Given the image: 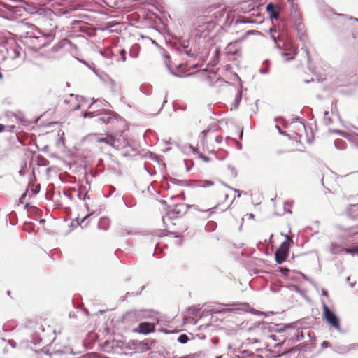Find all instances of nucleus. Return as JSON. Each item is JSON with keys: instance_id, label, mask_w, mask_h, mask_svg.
I'll return each mask as SVG.
<instances>
[{"instance_id": "obj_1", "label": "nucleus", "mask_w": 358, "mask_h": 358, "mask_svg": "<svg viewBox=\"0 0 358 358\" xmlns=\"http://www.w3.org/2000/svg\"><path fill=\"white\" fill-rule=\"evenodd\" d=\"M55 38L52 33L43 34L39 36L28 35L24 37V43L30 48L37 50L47 46Z\"/></svg>"}, {"instance_id": "obj_2", "label": "nucleus", "mask_w": 358, "mask_h": 358, "mask_svg": "<svg viewBox=\"0 0 358 358\" xmlns=\"http://www.w3.org/2000/svg\"><path fill=\"white\" fill-rule=\"evenodd\" d=\"M323 317L331 327L336 329L338 331L341 332V328L340 325V320L336 313L329 308V307L323 303Z\"/></svg>"}, {"instance_id": "obj_3", "label": "nucleus", "mask_w": 358, "mask_h": 358, "mask_svg": "<svg viewBox=\"0 0 358 358\" xmlns=\"http://www.w3.org/2000/svg\"><path fill=\"white\" fill-rule=\"evenodd\" d=\"M290 243L287 237L279 246L275 252V259L278 264L283 263L287 258L289 252Z\"/></svg>"}, {"instance_id": "obj_4", "label": "nucleus", "mask_w": 358, "mask_h": 358, "mask_svg": "<svg viewBox=\"0 0 358 358\" xmlns=\"http://www.w3.org/2000/svg\"><path fill=\"white\" fill-rule=\"evenodd\" d=\"M117 114L109 110H104L101 113L97 114L95 122L101 124H110L116 121Z\"/></svg>"}, {"instance_id": "obj_5", "label": "nucleus", "mask_w": 358, "mask_h": 358, "mask_svg": "<svg viewBox=\"0 0 358 358\" xmlns=\"http://www.w3.org/2000/svg\"><path fill=\"white\" fill-rule=\"evenodd\" d=\"M290 4L291 16L294 20L297 30L301 31L303 29V24L301 23V16L299 12L298 5L296 4L293 0H288Z\"/></svg>"}, {"instance_id": "obj_6", "label": "nucleus", "mask_w": 358, "mask_h": 358, "mask_svg": "<svg viewBox=\"0 0 358 358\" xmlns=\"http://www.w3.org/2000/svg\"><path fill=\"white\" fill-rule=\"evenodd\" d=\"M254 330L257 334H261L267 337L268 335H269V333L275 331V325L273 323L261 322L254 324Z\"/></svg>"}, {"instance_id": "obj_7", "label": "nucleus", "mask_w": 358, "mask_h": 358, "mask_svg": "<svg viewBox=\"0 0 358 358\" xmlns=\"http://www.w3.org/2000/svg\"><path fill=\"white\" fill-rule=\"evenodd\" d=\"M90 136L95 137V141L97 143H104L115 149H117V150L119 149V147L115 145V138L111 135H107L106 137H102V138H98V137H96V136L95 134L91 135Z\"/></svg>"}, {"instance_id": "obj_8", "label": "nucleus", "mask_w": 358, "mask_h": 358, "mask_svg": "<svg viewBox=\"0 0 358 358\" xmlns=\"http://www.w3.org/2000/svg\"><path fill=\"white\" fill-rule=\"evenodd\" d=\"M155 329V324L150 322H141L136 329L140 334H148L154 332Z\"/></svg>"}, {"instance_id": "obj_9", "label": "nucleus", "mask_w": 358, "mask_h": 358, "mask_svg": "<svg viewBox=\"0 0 358 358\" xmlns=\"http://www.w3.org/2000/svg\"><path fill=\"white\" fill-rule=\"evenodd\" d=\"M297 51L295 48L291 46L290 48H287L282 52V55L286 58V60L289 61L294 59L296 55Z\"/></svg>"}, {"instance_id": "obj_10", "label": "nucleus", "mask_w": 358, "mask_h": 358, "mask_svg": "<svg viewBox=\"0 0 358 358\" xmlns=\"http://www.w3.org/2000/svg\"><path fill=\"white\" fill-rule=\"evenodd\" d=\"M347 214L352 219L358 218V203L357 204H350L348 207Z\"/></svg>"}, {"instance_id": "obj_11", "label": "nucleus", "mask_w": 358, "mask_h": 358, "mask_svg": "<svg viewBox=\"0 0 358 358\" xmlns=\"http://www.w3.org/2000/svg\"><path fill=\"white\" fill-rule=\"evenodd\" d=\"M138 312L137 310L128 311L124 315L123 319L125 322H134L138 320Z\"/></svg>"}, {"instance_id": "obj_12", "label": "nucleus", "mask_w": 358, "mask_h": 358, "mask_svg": "<svg viewBox=\"0 0 358 358\" xmlns=\"http://www.w3.org/2000/svg\"><path fill=\"white\" fill-rule=\"evenodd\" d=\"M308 337L310 338V342L309 343H305L304 345H303V350L305 351H309V352H311L316 346V344H315V341H313V339L315 338V336H312L310 333H308Z\"/></svg>"}, {"instance_id": "obj_13", "label": "nucleus", "mask_w": 358, "mask_h": 358, "mask_svg": "<svg viewBox=\"0 0 358 358\" xmlns=\"http://www.w3.org/2000/svg\"><path fill=\"white\" fill-rule=\"evenodd\" d=\"M266 11L268 13L269 16L271 19H278L279 15L275 11V8L273 3H270L266 6Z\"/></svg>"}, {"instance_id": "obj_14", "label": "nucleus", "mask_w": 358, "mask_h": 358, "mask_svg": "<svg viewBox=\"0 0 358 358\" xmlns=\"http://www.w3.org/2000/svg\"><path fill=\"white\" fill-rule=\"evenodd\" d=\"M255 6L250 1H245L240 3V10L243 13H248L254 10Z\"/></svg>"}, {"instance_id": "obj_15", "label": "nucleus", "mask_w": 358, "mask_h": 358, "mask_svg": "<svg viewBox=\"0 0 358 358\" xmlns=\"http://www.w3.org/2000/svg\"><path fill=\"white\" fill-rule=\"evenodd\" d=\"M110 227V221L106 217H101L98 223V228L99 229L107 231Z\"/></svg>"}, {"instance_id": "obj_16", "label": "nucleus", "mask_w": 358, "mask_h": 358, "mask_svg": "<svg viewBox=\"0 0 358 358\" xmlns=\"http://www.w3.org/2000/svg\"><path fill=\"white\" fill-rule=\"evenodd\" d=\"M141 47L138 44L135 43L134 44L129 51V55L132 58H137L138 57L139 51H140Z\"/></svg>"}, {"instance_id": "obj_17", "label": "nucleus", "mask_w": 358, "mask_h": 358, "mask_svg": "<svg viewBox=\"0 0 358 358\" xmlns=\"http://www.w3.org/2000/svg\"><path fill=\"white\" fill-rule=\"evenodd\" d=\"M226 15V9L224 8H218L213 13V16L216 20H220Z\"/></svg>"}, {"instance_id": "obj_18", "label": "nucleus", "mask_w": 358, "mask_h": 358, "mask_svg": "<svg viewBox=\"0 0 358 358\" xmlns=\"http://www.w3.org/2000/svg\"><path fill=\"white\" fill-rule=\"evenodd\" d=\"M241 99H242V91L238 90L237 93L236 94L235 99L231 105L232 107H231V110H232V108H234V109L238 108V107L240 104V102L241 101Z\"/></svg>"}, {"instance_id": "obj_19", "label": "nucleus", "mask_w": 358, "mask_h": 358, "mask_svg": "<svg viewBox=\"0 0 358 358\" xmlns=\"http://www.w3.org/2000/svg\"><path fill=\"white\" fill-rule=\"evenodd\" d=\"M269 60L266 59L263 62L262 66L260 67L259 71L262 74H267L269 73Z\"/></svg>"}, {"instance_id": "obj_20", "label": "nucleus", "mask_w": 358, "mask_h": 358, "mask_svg": "<svg viewBox=\"0 0 358 358\" xmlns=\"http://www.w3.org/2000/svg\"><path fill=\"white\" fill-rule=\"evenodd\" d=\"M268 338H271L272 339L273 341H278L277 343L274 344V347L276 348L278 346H280L285 341V338H280L279 337H278L275 334H271L269 335H268L267 336Z\"/></svg>"}, {"instance_id": "obj_21", "label": "nucleus", "mask_w": 358, "mask_h": 358, "mask_svg": "<svg viewBox=\"0 0 358 358\" xmlns=\"http://www.w3.org/2000/svg\"><path fill=\"white\" fill-rule=\"evenodd\" d=\"M78 197L81 200H85V199H90V196L87 194L85 187H80L79 188V192L78 193Z\"/></svg>"}, {"instance_id": "obj_22", "label": "nucleus", "mask_w": 358, "mask_h": 358, "mask_svg": "<svg viewBox=\"0 0 358 358\" xmlns=\"http://www.w3.org/2000/svg\"><path fill=\"white\" fill-rule=\"evenodd\" d=\"M20 50L21 48L18 46H15L12 50L10 53V57L13 59H15L20 56Z\"/></svg>"}, {"instance_id": "obj_23", "label": "nucleus", "mask_w": 358, "mask_h": 358, "mask_svg": "<svg viewBox=\"0 0 358 358\" xmlns=\"http://www.w3.org/2000/svg\"><path fill=\"white\" fill-rule=\"evenodd\" d=\"M217 227V224L214 221H209L207 222V224L205 226V229L207 231L211 232L215 230Z\"/></svg>"}, {"instance_id": "obj_24", "label": "nucleus", "mask_w": 358, "mask_h": 358, "mask_svg": "<svg viewBox=\"0 0 358 358\" xmlns=\"http://www.w3.org/2000/svg\"><path fill=\"white\" fill-rule=\"evenodd\" d=\"M151 342L149 341H143L140 343V348L143 351H147L151 348Z\"/></svg>"}, {"instance_id": "obj_25", "label": "nucleus", "mask_w": 358, "mask_h": 358, "mask_svg": "<svg viewBox=\"0 0 358 358\" xmlns=\"http://www.w3.org/2000/svg\"><path fill=\"white\" fill-rule=\"evenodd\" d=\"M334 145L337 149H344L346 146V143L342 139H336L334 141Z\"/></svg>"}, {"instance_id": "obj_26", "label": "nucleus", "mask_w": 358, "mask_h": 358, "mask_svg": "<svg viewBox=\"0 0 358 358\" xmlns=\"http://www.w3.org/2000/svg\"><path fill=\"white\" fill-rule=\"evenodd\" d=\"M169 181L171 183L177 185H179V186H185V185H187V181L186 180H178V179H176V178H171Z\"/></svg>"}, {"instance_id": "obj_27", "label": "nucleus", "mask_w": 358, "mask_h": 358, "mask_svg": "<svg viewBox=\"0 0 358 358\" xmlns=\"http://www.w3.org/2000/svg\"><path fill=\"white\" fill-rule=\"evenodd\" d=\"M137 153H138V151L135 148H134L131 146H128L126 148L124 155H129V156L136 155Z\"/></svg>"}, {"instance_id": "obj_28", "label": "nucleus", "mask_w": 358, "mask_h": 358, "mask_svg": "<svg viewBox=\"0 0 358 358\" xmlns=\"http://www.w3.org/2000/svg\"><path fill=\"white\" fill-rule=\"evenodd\" d=\"M177 341L182 344H185L188 342L189 337L187 334H180L177 338Z\"/></svg>"}, {"instance_id": "obj_29", "label": "nucleus", "mask_w": 358, "mask_h": 358, "mask_svg": "<svg viewBox=\"0 0 358 358\" xmlns=\"http://www.w3.org/2000/svg\"><path fill=\"white\" fill-rule=\"evenodd\" d=\"M182 52L185 53L189 57L194 58L196 57L195 51H192L191 49L188 50L187 48H184Z\"/></svg>"}, {"instance_id": "obj_30", "label": "nucleus", "mask_w": 358, "mask_h": 358, "mask_svg": "<svg viewBox=\"0 0 358 358\" xmlns=\"http://www.w3.org/2000/svg\"><path fill=\"white\" fill-rule=\"evenodd\" d=\"M110 104L108 101L104 99H99V103H97L96 108H105L109 106Z\"/></svg>"}, {"instance_id": "obj_31", "label": "nucleus", "mask_w": 358, "mask_h": 358, "mask_svg": "<svg viewBox=\"0 0 358 358\" xmlns=\"http://www.w3.org/2000/svg\"><path fill=\"white\" fill-rule=\"evenodd\" d=\"M329 112L328 111H325L324 113V122L326 125H329L330 124H331L332 122V120L331 119V117L329 116Z\"/></svg>"}, {"instance_id": "obj_32", "label": "nucleus", "mask_w": 358, "mask_h": 358, "mask_svg": "<svg viewBox=\"0 0 358 358\" xmlns=\"http://www.w3.org/2000/svg\"><path fill=\"white\" fill-rule=\"evenodd\" d=\"M357 251H358V246L351 248H345V252L348 254H351L352 255H357Z\"/></svg>"}, {"instance_id": "obj_33", "label": "nucleus", "mask_w": 358, "mask_h": 358, "mask_svg": "<svg viewBox=\"0 0 358 358\" xmlns=\"http://www.w3.org/2000/svg\"><path fill=\"white\" fill-rule=\"evenodd\" d=\"M24 209L27 210H31L34 213H38V209L34 206H29V203H26L24 207Z\"/></svg>"}, {"instance_id": "obj_34", "label": "nucleus", "mask_w": 358, "mask_h": 358, "mask_svg": "<svg viewBox=\"0 0 358 358\" xmlns=\"http://www.w3.org/2000/svg\"><path fill=\"white\" fill-rule=\"evenodd\" d=\"M212 185H213V181H211V180H204L203 182V184L201 185V187L206 188V187H210Z\"/></svg>"}, {"instance_id": "obj_35", "label": "nucleus", "mask_w": 358, "mask_h": 358, "mask_svg": "<svg viewBox=\"0 0 358 358\" xmlns=\"http://www.w3.org/2000/svg\"><path fill=\"white\" fill-rule=\"evenodd\" d=\"M206 25V29L208 30V31H210L212 29L214 28L215 27V23L212 21H210V22H208L205 24Z\"/></svg>"}, {"instance_id": "obj_36", "label": "nucleus", "mask_w": 358, "mask_h": 358, "mask_svg": "<svg viewBox=\"0 0 358 358\" xmlns=\"http://www.w3.org/2000/svg\"><path fill=\"white\" fill-rule=\"evenodd\" d=\"M206 25V29L208 30V31H210L212 29L214 28L215 27V23L212 21H210V22H208L205 24Z\"/></svg>"}, {"instance_id": "obj_37", "label": "nucleus", "mask_w": 358, "mask_h": 358, "mask_svg": "<svg viewBox=\"0 0 358 358\" xmlns=\"http://www.w3.org/2000/svg\"><path fill=\"white\" fill-rule=\"evenodd\" d=\"M94 214V212H92V213L90 214H88L86 216L83 217V218L81 219H79V218H77L76 220H77V223L80 225L81 223H83L89 216L90 215H92Z\"/></svg>"}, {"instance_id": "obj_38", "label": "nucleus", "mask_w": 358, "mask_h": 358, "mask_svg": "<svg viewBox=\"0 0 358 358\" xmlns=\"http://www.w3.org/2000/svg\"><path fill=\"white\" fill-rule=\"evenodd\" d=\"M92 103L90 106V109H96V106L99 103V99H95L94 98L92 99Z\"/></svg>"}, {"instance_id": "obj_39", "label": "nucleus", "mask_w": 358, "mask_h": 358, "mask_svg": "<svg viewBox=\"0 0 358 358\" xmlns=\"http://www.w3.org/2000/svg\"><path fill=\"white\" fill-rule=\"evenodd\" d=\"M119 54L120 55V56L122 57V62H125L126 59H127V57H126V50L124 49H120L119 50Z\"/></svg>"}, {"instance_id": "obj_40", "label": "nucleus", "mask_w": 358, "mask_h": 358, "mask_svg": "<svg viewBox=\"0 0 358 358\" xmlns=\"http://www.w3.org/2000/svg\"><path fill=\"white\" fill-rule=\"evenodd\" d=\"M159 331L161 332H163V333L166 334H172V333H177L178 332V331H176V330L171 331V330H169V329H167L166 328H161L159 329Z\"/></svg>"}, {"instance_id": "obj_41", "label": "nucleus", "mask_w": 358, "mask_h": 358, "mask_svg": "<svg viewBox=\"0 0 358 358\" xmlns=\"http://www.w3.org/2000/svg\"><path fill=\"white\" fill-rule=\"evenodd\" d=\"M279 271L285 275H287L288 273H289V270L288 268H284V267H280Z\"/></svg>"}, {"instance_id": "obj_42", "label": "nucleus", "mask_w": 358, "mask_h": 358, "mask_svg": "<svg viewBox=\"0 0 358 358\" xmlns=\"http://www.w3.org/2000/svg\"><path fill=\"white\" fill-rule=\"evenodd\" d=\"M93 113H94V111L85 112L83 113V117L85 118L92 117H94Z\"/></svg>"}, {"instance_id": "obj_43", "label": "nucleus", "mask_w": 358, "mask_h": 358, "mask_svg": "<svg viewBox=\"0 0 358 358\" xmlns=\"http://www.w3.org/2000/svg\"><path fill=\"white\" fill-rule=\"evenodd\" d=\"M302 50L305 52V53H306V55L307 56L308 61L310 62V52H309L308 48L306 46H304V47L302 48Z\"/></svg>"}, {"instance_id": "obj_44", "label": "nucleus", "mask_w": 358, "mask_h": 358, "mask_svg": "<svg viewBox=\"0 0 358 358\" xmlns=\"http://www.w3.org/2000/svg\"><path fill=\"white\" fill-rule=\"evenodd\" d=\"M165 64H166V67H167V69H168V70H169V73H170L171 74H172V75H173V76H176V77H178V76H179V75H178V74H177V73H174L173 71H172L171 70L170 66H169V64H168V62H166V60L165 61Z\"/></svg>"}, {"instance_id": "obj_45", "label": "nucleus", "mask_w": 358, "mask_h": 358, "mask_svg": "<svg viewBox=\"0 0 358 358\" xmlns=\"http://www.w3.org/2000/svg\"><path fill=\"white\" fill-rule=\"evenodd\" d=\"M271 38L273 39V41H274V43H275V46H276V48H278L280 49L281 48H280V45L278 43V41H277V40H278V37H276L275 36H274V35L271 34Z\"/></svg>"}, {"instance_id": "obj_46", "label": "nucleus", "mask_w": 358, "mask_h": 358, "mask_svg": "<svg viewBox=\"0 0 358 358\" xmlns=\"http://www.w3.org/2000/svg\"><path fill=\"white\" fill-rule=\"evenodd\" d=\"M330 346V344L328 341H324L322 344H321V347L322 349H325V348H327L328 347Z\"/></svg>"}, {"instance_id": "obj_47", "label": "nucleus", "mask_w": 358, "mask_h": 358, "mask_svg": "<svg viewBox=\"0 0 358 358\" xmlns=\"http://www.w3.org/2000/svg\"><path fill=\"white\" fill-rule=\"evenodd\" d=\"M217 206H214V207H213V208H209V209L205 210H203V211H204V212H208V213H209V214L210 215V214H213V213H214L215 212V209L217 208Z\"/></svg>"}, {"instance_id": "obj_48", "label": "nucleus", "mask_w": 358, "mask_h": 358, "mask_svg": "<svg viewBox=\"0 0 358 358\" xmlns=\"http://www.w3.org/2000/svg\"><path fill=\"white\" fill-rule=\"evenodd\" d=\"M246 308H247V305L242 304V307L241 308H236V309H229V310L235 311V310H241L245 311L246 310Z\"/></svg>"}, {"instance_id": "obj_49", "label": "nucleus", "mask_w": 358, "mask_h": 358, "mask_svg": "<svg viewBox=\"0 0 358 358\" xmlns=\"http://www.w3.org/2000/svg\"><path fill=\"white\" fill-rule=\"evenodd\" d=\"M26 196H27V193L22 194V196H20V198L19 199V203H23L24 200L25 199Z\"/></svg>"}, {"instance_id": "obj_50", "label": "nucleus", "mask_w": 358, "mask_h": 358, "mask_svg": "<svg viewBox=\"0 0 358 358\" xmlns=\"http://www.w3.org/2000/svg\"><path fill=\"white\" fill-rule=\"evenodd\" d=\"M29 26L31 27L34 30H36L37 32L41 34V31H40V29L35 25L32 24H29Z\"/></svg>"}, {"instance_id": "obj_51", "label": "nucleus", "mask_w": 358, "mask_h": 358, "mask_svg": "<svg viewBox=\"0 0 358 358\" xmlns=\"http://www.w3.org/2000/svg\"><path fill=\"white\" fill-rule=\"evenodd\" d=\"M200 157L204 161V162H210V158L203 155H200Z\"/></svg>"}, {"instance_id": "obj_52", "label": "nucleus", "mask_w": 358, "mask_h": 358, "mask_svg": "<svg viewBox=\"0 0 358 358\" xmlns=\"http://www.w3.org/2000/svg\"><path fill=\"white\" fill-rule=\"evenodd\" d=\"M131 234H132V233L127 229H124L122 231V236L131 235Z\"/></svg>"}, {"instance_id": "obj_53", "label": "nucleus", "mask_w": 358, "mask_h": 358, "mask_svg": "<svg viewBox=\"0 0 358 358\" xmlns=\"http://www.w3.org/2000/svg\"><path fill=\"white\" fill-rule=\"evenodd\" d=\"M64 194L67 198H69L70 200H72V199H73V196H72L70 193H69V192H66V191H64Z\"/></svg>"}, {"instance_id": "obj_54", "label": "nucleus", "mask_w": 358, "mask_h": 358, "mask_svg": "<svg viewBox=\"0 0 358 358\" xmlns=\"http://www.w3.org/2000/svg\"><path fill=\"white\" fill-rule=\"evenodd\" d=\"M212 311L215 313H220L225 312L226 310L225 309H213V310H212Z\"/></svg>"}, {"instance_id": "obj_55", "label": "nucleus", "mask_w": 358, "mask_h": 358, "mask_svg": "<svg viewBox=\"0 0 358 358\" xmlns=\"http://www.w3.org/2000/svg\"><path fill=\"white\" fill-rule=\"evenodd\" d=\"M333 132H335V133H338L341 136H343V137H346V135L345 134V133L342 131H340V130H334L332 131Z\"/></svg>"}, {"instance_id": "obj_56", "label": "nucleus", "mask_w": 358, "mask_h": 358, "mask_svg": "<svg viewBox=\"0 0 358 358\" xmlns=\"http://www.w3.org/2000/svg\"><path fill=\"white\" fill-rule=\"evenodd\" d=\"M223 138L220 136H217L215 138V141L217 143H220L222 141Z\"/></svg>"}, {"instance_id": "obj_57", "label": "nucleus", "mask_w": 358, "mask_h": 358, "mask_svg": "<svg viewBox=\"0 0 358 358\" xmlns=\"http://www.w3.org/2000/svg\"><path fill=\"white\" fill-rule=\"evenodd\" d=\"M163 57H164L165 59H168L170 56L166 51L164 50L163 51Z\"/></svg>"}, {"instance_id": "obj_58", "label": "nucleus", "mask_w": 358, "mask_h": 358, "mask_svg": "<svg viewBox=\"0 0 358 358\" xmlns=\"http://www.w3.org/2000/svg\"><path fill=\"white\" fill-rule=\"evenodd\" d=\"M322 295L324 296H328V292L324 289H322Z\"/></svg>"}, {"instance_id": "obj_59", "label": "nucleus", "mask_w": 358, "mask_h": 358, "mask_svg": "<svg viewBox=\"0 0 358 358\" xmlns=\"http://www.w3.org/2000/svg\"><path fill=\"white\" fill-rule=\"evenodd\" d=\"M246 216H248V218H250V219H252V218H254V217H255V215H254V214H252V213L247 214V215H246Z\"/></svg>"}, {"instance_id": "obj_60", "label": "nucleus", "mask_w": 358, "mask_h": 358, "mask_svg": "<svg viewBox=\"0 0 358 358\" xmlns=\"http://www.w3.org/2000/svg\"><path fill=\"white\" fill-rule=\"evenodd\" d=\"M275 128H276V129H278V132H279L280 134H283V133H282V130H281V129H280V127L278 125H275Z\"/></svg>"}, {"instance_id": "obj_61", "label": "nucleus", "mask_w": 358, "mask_h": 358, "mask_svg": "<svg viewBox=\"0 0 358 358\" xmlns=\"http://www.w3.org/2000/svg\"><path fill=\"white\" fill-rule=\"evenodd\" d=\"M80 108V104H77L75 108H73V110H79Z\"/></svg>"}, {"instance_id": "obj_62", "label": "nucleus", "mask_w": 358, "mask_h": 358, "mask_svg": "<svg viewBox=\"0 0 358 358\" xmlns=\"http://www.w3.org/2000/svg\"><path fill=\"white\" fill-rule=\"evenodd\" d=\"M231 189H232V190H234V192H236L238 193V196H237L238 197H239V196H240V195H241V192H240L239 190H237V189H232V188H231Z\"/></svg>"}, {"instance_id": "obj_63", "label": "nucleus", "mask_w": 358, "mask_h": 358, "mask_svg": "<svg viewBox=\"0 0 358 358\" xmlns=\"http://www.w3.org/2000/svg\"><path fill=\"white\" fill-rule=\"evenodd\" d=\"M71 97H75L77 100L80 98L79 96H75L73 94H70L69 95Z\"/></svg>"}, {"instance_id": "obj_64", "label": "nucleus", "mask_w": 358, "mask_h": 358, "mask_svg": "<svg viewBox=\"0 0 358 358\" xmlns=\"http://www.w3.org/2000/svg\"><path fill=\"white\" fill-rule=\"evenodd\" d=\"M5 128L3 124H0V132L2 131Z\"/></svg>"}]
</instances>
